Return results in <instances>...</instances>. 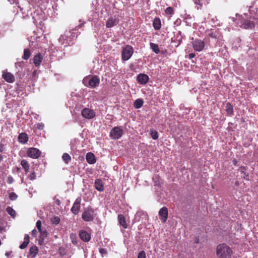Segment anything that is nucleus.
<instances>
[{
    "instance_id": "nucleus-1",
    "label": "nucleus",
    "mask_w": 258,
    "mask_h": 258,
    "mask_svg": "<svg viewBox=\"0 0 258 258\" xmlns=\"http://www.w3.org/2000/svg\"><path fill=\"white\" fill-rule=\"evenodd\" d=\"M216 253L220 258H231L232 250L227 244L222 243L217 246Z\"/></svg>"
},
{
    "instance_id": "nucleus-2",
    "label": "nucleus",
    "mask_w": 258,
    "mask_h": 258,
    "mask_svg": "<svg viewBox=\"0 0 258 258\" xmlns=\"http://www.w3.org/2000/svg\"><path fill=\"white\" fill-rule=\"evenodd\" d=\"M256 23L258 24V19L252 18V20H247L243 17H239L238 24L241 28L245 29H251L255 26Z\"/></svg>"
},
{
    "instance_id": "nucleus-3",
    "label": "nucleus",
    "mask_w": 258,
    "mask_h": 258,
    "mask_svg": "<svg viewBox=\"0 0 258 258\" xmlns=\"http://www.w3.org/2000/svg\"><path fill=\"white\" fill-rule=\"evenodd\" d=\"M95 210L91 207L86 208L82 214V218L85 222H92L96 217Z\"/></svg>"
},
{
    "instance_id": "nucleus-4",
    "label": "nucleus",
    "mask_w": 258,
    "mask_h": 258,
    "mask_svg": "<svg viewBox=\"0 0 258 258\" xmlns=\"http://www.w3.org/2000/svg\"><path fill=\"white\" fill-rule=\"evenodd\" d=\"M133 48L130 45H126L123 48L121 53V58L123 60H128L133 54Z\"/></svg>"
},
{
    "instance_id": "nucleus-5",
    "label": "nucleus",
    "mask_w": 258,
    "mask_h": 258,
    "mask_svg": "<svg viewBox=\"0 0 258 258\" xmlns=\"http://www.w3.org/2000/svg\"><path fill=\"white\" fill-rule=\"evenodd\" d=\"M123 134V131L121 127L115 126L110 131L109 136L112 139L116 140L120 138Z\"/></svg>"
},
{
    "instance_id": "nucleus-6",
    "label": "nucleus",
    "mask_w": 258,
    "mask_h": 258,
    "mask_svg": "<svg viewBox=\"0 0 258 258\" xmlns=\"http://www.w3.org/2000/svg\"><path fill=\"white\" fill-rule=\"evenodd\" d=\"M82 116L88 119H93L96 116V113L93 109L84 108L81 111Z\"/></svg>"
},
{
    "instance_id": "nucleus-7",
    "label": "nucleus",
    "mask_w": 258,
    "mask_h": 258,
    "mask_svg": "<svg viewBox=\"0 0 258 258\" xmlns=\"http://www.w3.org/2000/svg\"><path fill=\"white\" fill-rule=\"evenodd\" d=\"M27 156L33 159L38 158L41 155V151L36 148H30L27 152Z\"/></svg>"
},
{
    "instance_id": "nucleus-8",
    "label": "nucleus",
    "mask_w": 258,
    "mask_h": 258,
    "mask_svg": "<svg viewBox=\"0 0 258 258\" xmlns=\"http://www.w3.org/2000/svg\"><path fill=\"white\" fill-rule=\"evenodd\" d=\"M206 35L212 39H215L216 42H218L221 39V35L220 32L216 30H207L206 32Z\"/></svg>"
},
{
    "instance_id": "nucleus-9",
    "label": "nucleus",
    "mask_w": 258,
    "mask_h": 258,
    "mask_svg": "<svg viewBox=\"0 0 258 258\" xmlns=\"http://www.w3.org/2000/svg\"><path fill=\"white\" fill-rule=\"evenodd\" d=\"M88 80V85L92 88H96L100 84V78L97 76H94L89 78Z\"/></svg>"
},
{
    "instance_id": "nucleus-10",
    "label": "nucleus",
    "mask_w": 258,
    "mask_h": 258,
    "mask_svg": "<svg viewBox=\"0 0 258 258\" xmlns=\"http://www.w3.org/2000/svg\"><path fill=\"white\" fill-rule=\"evenodd\" d=\"M192 46L197 51H202L205 47V42L200 39H196L192 42Z\"/></svg>"
},
{
    "instance_id": "nucleus-11",
    "label": "nucleus",
    "mask_w": 258,
    "mask_h": 258,
    "mask_svg": "<svg viewBox=\"0 0 258 258\" xmlns=\"http://www.w3.org/2000/svg\"><path fill=\"white\" fill-rule=\"evenodd\" d=\"M149 77L145 74H140L137 76V80L141 85H145L149 80Z\"/></svg>"
},
{
    "instance_id": "nucleus-12",
    "label": "nucleus",
    "mask_w": 258,
    "mask_h": 258,
    "mask_svg": "<svg viewBox=\"0 0 258 258\" xmlns=\"http://www.w3.org/2000/svg\"><path fill=\"white\" fill-rule=\"evenodd\" d=\"M159 215L161 220L163 222H165L168 217V209L166 207L162 208L159 212Z\"/></svg>"
},
{
    "instance_id": "nucleus-13",
    "label": "nucleus",
    "mask_w": 258,
    "mask_h": 258,
    "mask_svg": "<svg viewBox=\"0 0 258 258\" xmlns=\"http://www.w3.org/2000/svg\"><path fill=\"white\" fill-rule=\"evenodd\" d=\"M81 198H78L75 203L73 204V207L71 208V211L73 214L75 215H77L80 209V203H81Z\"/></svg>"
},
{
    "instance_id": "nucleus-14",
    "label": "nucleus",
    "mask_w": 258,
    "mask_h": 258,
    "mask_svg": "<svg viewBox=\"0 0 258 258\" xmlns=\"http://www.w3.org/2000/svg\"><path fill=\"white\" fill-rule=\"evenodd\" d=\"M119 22V21L115 17H111L109 18L106 23V27L110 28L114 26L117 25Z\"/></svg>"
},
{
    "instance_id": "nucleus-15",
    "label": "nucleus",
    "mask_w": 258,
    "mask_h": 258,
    "mask_svg": "<svg viewBox=\"0 0 258 258\" xmlns=\"http://www.w3.org/2000/svg\"><path fill=\"white\" fill-rule=\"evenodd\" d=\"M79 236L80 238L85 242L89 241L91 239L90 234L85 230H81L80 232Z\"/></svg>"
},
{
    "instance_id": "nucleus-16",
    "label": "nucleus",
    "mask_w": 258,
    "mask_h": 258,
    "mask_svg": "<svg viewBox=\"0 0 258 258\" xmlns=\"http://www.w3.org/2000/svg\"><path fill=\"white\" fill-rule=\"evenodd\" d=\"M3 78L8 83H13L15 81V77L14 75L10 73H4L3 74Z\"/></svg>"
},
{
    "instance_id": "nucleus-17",
    "label": "nucleus",
    "mask_w": 258,
    "mask_h": 258,
    "mask_svg": "<svg viewBox=\"0 0 258 258\" xmlns=\"http://www.w3.org/2000/svg\"><path fill=\"white\" fill-rule=\"evenodd\" d=\"M43 59L42 54L38 53L35 55L33 57V62L36 67H39L41 64Z\"/></svg>"
},
{
    "instance_id": "nucleus-18",
    "label": "nucleus",
    "mask_w": 258,
    "mask_h": 258,
    "mask_svg": "<svg viewBox=\"0 0 258 258\" xmlns=\"http://www.w3.org/2000/svg\"><path fill=\"white\" fill-rule=\"evenodd\" d=\"M87 162L90 164H93L96 162L95 155L91 152H88L86 156Z\"/></svg>"
},
{
    "instance_id": "nucleus-19",
    "label": "nucleus",
    "mask_w": 258,
    "mask_h": 258,
    "mask_svg": "<svg viewBox=\"0 0 258 258\" xmlns=\"http://www.w3.org/2000/svg\"><path fill=\"white\" fill-rule=\"evenodd\" d=\"M94 185L95 188L99 191H102L104 190V185L102 181L100 179H97L95 181Z\"/></svg>"
},
{
    "instance_id": "nucleus-20",
    "label": "nucleus",
    "mask_w": 258,
    "mask_h": 258,
    "mask_svg": "<svg viewBox=\"0 0 258 258\" xmlns=\"http://www.w3.org/2000/svg\"><path fill=\"white\" fill-rule=\"evenodd\" d=\"M19 142L22 144H25L28 140V137L26 133H21L18 137Z\"/></svg>"
},
{
    "instance_id": "nucleus-21",
    "label": "nucleus",
    "mask_w": 258,
    "mask_h": 258,
    "mask_svg": "<svg viewBox=\"0 0 258 258\" xmlns=\"http://www.w3.org/2000/svg\"><path fill=\"white\" fill-rule=\"evenodd\" d=\"M153 26L156 30H159L161 27L160 19L158 18H155L153 22Z\"/></svg>"
},
{
    "instance_id": "nucleus-22",
    "label": "nucleus",
    "mask_w": 258,
    "mask_h": 258,
    "mask_svg": "<svg viewBox=\"0 0 258 258\" xmlns=\"http://www.w3.org/2000/svg\"><path fill=\"white\" fill-rule=\"evenodd\" d=\"M118 222L119 224L124 228H126L127 227V224L125 221L124 217L122 215H119L118 216Z\"/></svg>"
},
{
    "instance_id": "nucleus-23",
    "label": "nucleus",
    "mask_w": 258,
    "mask_h": 258,
    "mask_svg": "<svg viewBox=\"0 0 258 258\" xmlns=\"http://www.w3.org/2000/svg\"><path fill=\"white\" fill-rule=\"evenodd\" d=\"M29 242V236L28 235H25L23 242L20 245L19 248L20 249H24L27 247Z\"/></svg>"
},
{
    "instance_id": "nucleus-24",
    "label": "nucleus",
    "mask_w": 258,
    "mask_h": 258,
    "mask_svg": "<svg viewBox=\"0 0 258 258\" xmlns=\"http://www.w3.org/2000/svg\"><path fill=\"white\" fill-rule=\"evenodd\" d=\"M225 110L228 115H231L233 113V107L229 102L226 104Z\"/></svg>"
},
{
    "instance_id": "nucleus-25",
    "label": "nucleus",
    "mask_w": 258,
    "mask_h": 258,
    "mask_svg": "<svg viewBox=\"0 0 258 258\" xmlns=\"http://www.w3.org/2000/svg\"><path fill=\"white\" fill-rule=\"evenodd\" d=\"M150 48H151L153 52H154L156 54L159 53L160 50L157 44L151 42L150 43Z\"/></svg>"
},
{
    "instance_id": "nucleus-26",
    "label": "nucleus",
    "mask_w": 258,
    "mask_h": 258,
    "mask_svg": "<svg viewBox=\"0 0 258 258\" xmlns=\"http://www.w3.org/2000/svg\"><path fill=\"white\" fill-rule=\"evenodd\" d=\"M29 252L33 258L35 257L38 253V248L36 246H33L30 247Z\"/></svg>"
},
{
    "instance_id": "nucleus-27",
    "label": "nucleus",
    "mask_w": 258,
    "mask_h": 258,
    "mask_svg": "<svg viewBox=\"0 0 258 258\" xmlns=\"http://www.w3.org/2000/svg\"><path fill=\"white\" fill-rule=\"evenodd\" d=\"M143 104V101L141 99H138L135 100L134 103V106L136 109H139L140 108Z\"/></svg>"
},
{
    "instance_id": "nucleus-28",
    "label": "nucleus",
    "mask_w": 258,
    "mask_h": 258,
    "mask_svg": "<svg viewBox=\"0 0 258 258\" xmlns=\"http://www.w3.org/2000/svg\"><path fill=\"white\" fill-rule=\"evenodd\" d=\"M31 55V52L29 49L26 48L24 50V54L22 58L24 60H27L29 58Z\"/></svg>"
},
{
    "instance_id": "nucleus-29",
    "label": "nucleus",
    "mask_w": 258,
    "mask_h": 258,
    "mask_svg": "<svg viewBox=\"0 0 258 258\" xmlns=\"http://www.w3.org/2000/svg\"><path fill=\"white\" fill-rule=\"evenodd\" d=\"M62 158L63 160V161L66 163L68 164L71 160V157L70 156V155L68 153H64L62 155Z\"/></svg>"
},
{
    "instance_id": "nucleus-30",
    "label": "nucleus",
    "mask_w": 258,
    "mask_h": 258,
    "mask_svg": "<svg viewBox=\"0 0 258 258\" xmlns=\"http://www.w3.org/2000/svg\"><path fill=\"white\" fill-rule=\"evenodd\" d=\"M8 213L12 217L14 218L16 216L15 211L11 207H8L6 209Z\"/></svg>"
},
{
    "instance_id": "nucleus-31",
    "label": "nucleus",
    "mask_w": 258,
    "mask_h": 258,
    "mask_svg": "<svg viewBox=\"0 0 258 258\" xmlns=\"http://www.w3.org/2000/svg\"><path fill=\"white\" fill-rule=\"evenodd\" d=\"M150 135L153 140H156L158 138V133L157 131L153 129H151Z\"/></svg>"
},
{
    "instance_id": "nucleus-32",
    "label": "nucleus",
    "mask_w": 258,
    "mask_h": 258,
    "mask_svg": "<svg viewBox=\"0 0 258 258\" xmlns=\"http://www.w3.org/2000/svg\"><path fill=\"white\" fill-rule=\"evenodd\" d=\"M21 165L24 169L29 167V164L28 161L25 159H23L21 160Z\"/></svg>"
},
{
    "instance_id": "nucleus-33",
    "label": "nucleus",
    "mask_w": 258,
    "mask_h": 258,
    "mask_svg": "<svg viewBox=\"0 0 258 258\" xmlns=\"http://www.w3.org/2000/svg\"><path fill=\"white\" fill-rule=\"evenodd\" d=\"M40 232V236L39 237H41L42 239H44L46 238L47 236V232L46 231V230H42L39 231Z\"/></svg>"
},
{
    "instance_id": "nucleus-34",
    "label": "nucleus",
    "mask_w": 258,
    "mask_h": 258,
    "mask_svg": "<svg viewBox=\"0 0 258 258\" xmlns=\"http://www.w3.org/2000/svg\"><path fill=\"white\" fill-rule=\"evenodd\" d=\"M165 12L167 15H170L171 16L173 15V10L172 8L171 7H167L165 10Z\"/></svg>"
},
{
    "instance_id": "nucleus-35",
    "label": "nucleus",
    "mask_w": 258,
    "mask_h": 258,
    "mask_svg": "<svg viewBox=\"0 0 258 258\" xmlns=\"http://www.w3.org/2000/svg\"><path fill=\"white\" fill-rule=\"evenodd\" d=\"M17 198L18 196L15 192H12L9 194V198L11 201H15Z\"/></svg>"
},
{
    "instance_id": "nucleus-36",
    "label": "nucleus",
    "mask_w": 258,
    "mask_h": 258,
    "mask_svg": "<svg viewBox=\"0 0 258 258\" xmlns=\"http://www.w3.org/2000/svg\"><path fill=\"white\" fill-rule=\"evenodd\" d=\"M138 258H146L145 252L144 250L140 251L138 254Z\"/></svg>"
},
{
    "instance_id": "nucleus-37",
    "label": "nucleus",
    "mask_w": 258,
    "mask_h": 258,
    "mask_svg": "<svg viewBox=\"0 0 258 258\" xmlns=\"http://www.w3.org/2000/svg\"><path fill=\"white\" fill-rule=\"evenodd\" d=\"M36 226L39 231L43 230L41 228V222L40 220L37 221Z\"/></svg>"
},
{
    "instance_id": "nucleus-38",
    "label": "nucleus",
    "mask_w": 258,
    "mask_h": 258,
    "mask_svg": "<svg viewBox=\"0 0 258 258\" xmlns=\"http://www.w3.org/2000/svg\"><path fill=\"white\" fill-rule=\"evenodd\" d=\"M36 178V174L35 172H32L30 175V180H33Z\"/></svg>"
},
{
    "instance_id": "nucleus-39",
    "label": "nucleus",
    "mask_w": 258,
    "mask_h": 258,
    "mask_svg": "<svg viewBox=\"0 0 258 258\" xmlns=\"http://www.w3.org/2000/svg\"><path fill=\"white\" fill-rule=\"evenodd\" d=\"M60 221V219L57 217H55L52 219V222L55 224H58Z\"/></svg>"
},
{
    "instance_id": "nucleus-40",
    "label": "nucleus",
    "mask_w": 258,
    "mask_h": 258,
    "mask_svg": "<svg viewBox=\"0 0 258 258\" xmlns=\"http://www.w3.org/2000/svg\"><path fill=\"white\" fill-rule=\"evenodd\" d=\"M99 252L102 256H103L104 255H105L107 254V250L104 248H100L99 249Z\"/></svg>"
},
{
    "instance_id": "nucleus-41",
    "label": "nucleus",
    "mask_w": 258,
    "mask_h": 258,
    "mask_svg": "<svg viewBox=\"0 0 258 258\" xmlns=\"http://www.w3.org/2000/svg\"><path fill=\"white\" fill-rule=\"evenodd\" d=\"M194 3L197 5H199L200 7H198V9L201 8L202 7V4H201L200 0H192Z\"/></svg>"
},
{
    "instance_id": "nucleus-42",
    "label": "nucleus",
    "mask_w": 258,
    "mask_h": 258,
    "mask_svg": "<svg viewBox=\"0 0 258 258\" xmlns=\"http://www.w3.org/2000/svg\"><path fill=\"white\" fill-rule=\"evenodd\" d=\"M8 183L9 184H11L13 182L14 179L11 176H9L8 178Z\"/></svg>"
},
{
    "instance_id": "nucleus-43",
    "label": "nucleus",
    "mask_w": 258,
    "mask_h": 258,
    "mask_svg": "<svg viewBox=\"0 0 258 258\" xmlns=\"http://www.w3.org/2000/svg\"><path fill=\"white\" fill-rule=\"evenodd\" d=\"M37 127L39 130H42L44 127V124L43 123H38L37 125Z\"/></svg>"
},
{
    "instance_id": "nucleus-44",
    "label": "nucleus",
    "mask_w": 258,
    "mask_h": 258,
    "mask_svg": "<svg viewBox=\"0 0 258 258\" xmlns=\"http://www.w3.org/2000/svg\"><path fill=\"white\" fill-rule=\"evenodd\" d=\"M32 235L34 236V237H36L37 235V231L35 229H34L32 230Z\"/></svg>"
},
{
    "instance_id": "nucleus-45",
    "label": "nucleus",
    "mask_w": 258,
    "mask_h": 258,
    "mask_svg": "<svg viewBox=\"0 0 258 258\" xmlns=\"http://www.w3.org/2000/svg\"><path fill=\"white\" fill-rule=\"evenodd\" d=\"M195 56V54L193 53H189L188 55V58L189 59H191Z\"/></svg>"
},
{
    "instance_id": "nucleus-46",
    "label": "nucleus",
    "mask_w": 258,
    "mask_h": 258,
    "mask_svg": "<svg viewBox=\"0 0 258 258\" xmlns=\"http://www.w3.org/2000/svg\"><path fill=\"white\" fill-rule=\"evenodd\" d=\"M44 239H42L41 237H39V239L38 240V243L39 244L42 245L43 243Z\"/></svg>"
},
{
    "instance_id": "nucleus-47",
    "label": "nucleus",
    "mask_w": 258,
    "mask_h": 258,
    "mask_svg": "<svg viewBox=\"0 0 258 258\" xmlns=\"http://www.w3.org/2000/svg\"><path fill=\"white\" fill-rule=\"evenodd\" d=\"M25 174H27L29 171V167L24 169Z\"/></svg>"
},
{
    "instance_id": "nucleus-48",
    "label": "nucleus",
    "mask_w": 258,
    "mask_h": 258,
    "mask_svg": "<svg viewBox=\"0 0 258 258\" xmlns=\"http://www.w3.org/2000/svg\"><path fill=\"white\" fill-rule=\"evenodd\" d=\"M84 25V23H80V24L78 25V27H81Z\"/></svg>"
},
{
    "instance_id": "nucleus-49",
    "label": "nucleus",
    "mask_w": 258,
    "mask_h": 258,
    "mask_svg": "<svg viewBox=\"0 0 258 258\" xmlns=\"http://www.w3.org/2000/svg\"><path fill=\"white\" fill-rule=\"evenodd\" d=\"M61 39H64V36H61L59 38V41H60Z\"/></svg>"
},
{
    "instance_id": "nucleus-50",
    "label": "nucleus",
    "mask_w": 258,
    "mask_h": 258,
    "mask_svg": "<svg viewBox=\"0 0 258 258\" xmlns=\"http://www.w3.org/2000/svg\"><path fill=\"white\" fill-rule=\"evenodd\" d=\"M195 242L197 243H198L199 242V239L197 238L195 240Z\"/></svg>"
},
{
    "instance_id": "nucleus-51",
    "label": "nucleus",
    "mask_w": 258,
    "mask_h": 258,
    "mask_svg": "<svg viewBox=\"0 0 258 258\" xmlns=\"http://www.w3.org/2000/svg\"><path fill=\"white\" fill-rule=\"evenodd\" d=\"M23 181H24V177H23V176H22V177L21 178V183H23Z\"/></svg>"
},
{
    "instance_id": "nucleus-52",
    "label": "nucleus",
    "mask_w": 258,
    "mask_h": 258,
    "mask_svg": "<svg viewBox=\"0 0 258 258\" xmlns=\"http://www.w3.org/2000/svg\"><path fill=\"white\" fill-rule=\"evenodd\" d=\"M16 169L17 171H19V170H20V168L19 167H17Z\"/></svg>"
},
{
    "instance_id": "nucleus-53",
    "label": "nucleus",
    "mask_w": 258,
    "mask_h": 258,
    "mask_svg": "<svg viewBox=\"0 0 258 258\" xmlns=\"http://www.w3.org/2000/svg\"><path fill=\"white\" fill-rule=\"evenodd\" d=\"M257 2H258V0H256L254 3L256 4Z\"/></svg>"
},
{
    "instance_id": "nucleus-54",
    "label": "nucleus",
    "mask_w": 258,
    "mask_h": 258,
    "mask_svg": "<svg viewBox=\"0 0 258 258\" xmlns=\"http://www.w3.org/2000/svg\"><path fill=\"white\" fill-rule=\"evenodd\" d=\"M236 161H234V164H236Z\"/></svg>"
},
{
    "instance_id": "nucleus-55",
    "label": "nucleus",
    "mask_w": 258,
    "mask_h": 258,
    "mask_svg": "<svg viewBox=\"0 0 258 258\" xmlns=\"http://www.w3.org/2000/svg\"><path fill=\"white\" fill-rule=\"evenodd\" d=\"M236 161H234V164H236Z\"/></svg>"
},
{
    "instance_id": "nucleus-56",
    "label": "nucleus",
    "mask_w": 258,
    "mask_h": 258,
    "mask_svg": "<svg viewBox=\"0 0 258 258\" xmlns=\"http://www.w3.org/2000/svg\"><path fill=\"white\" fill-rule=\"evenodd\" d=\"M236 161H234V164H236Z\"/></svg>"
},
{
    "instance_id": "nucleus-57",
    "label": "nucleus",
    "mask_w": 258,
    "mask_h": 258,
    "mask_svg": "<svg viewBox=\"0 0 258 258\" xmlns=\"http://www.w3.org/2000/svg\"><path fill=\"white\" fill-rule=\"evenodd\" d=\"M87 80V79H85L84 81H86Z\"/></svg>"
}]
</instances>
